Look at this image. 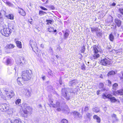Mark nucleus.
I'll use <instances>...</instances> for the list:
<instances>
[{
    "mask_svg": "<svg viewBox=\"0 0 123 123\" xmlns=\"http://www.w3.org/2000/svg\"><path fill=\"white\" fill-rule=\"evenodd\" d=\"M32 72L31 70L23 71L22 75V79L24 80H27L30 79Z\"/></svg>",
    "mask_w": 123,
    "mask_h": 123,
    "instance_id": "nucleus-1",
    "label": "nucleus"
},
{
    "mask_svg": "<svg viewBox=\"0 0 123 123\" xmlns=\"http://www.w3.org/2000/svg\"><path fill=\"white\" fill-rule=\"evenodd\" d=\"M12 31L8 27H4L3 29H2L0 31L1 34L4 36L8 37L11 34Z\"/></svg>",
    "mask_w": 123,
    "mask_h": 123,
    "instance_id": "nucleus-2",
    "label": "nucleus"
},
{
    "mask_svg": "<svg viewBox=\"0 0 123 123\" xmlns=\"http://www.w3.org/2000/svg\"><path fill=\"white\" fill-rule=\"evenodd\" d=\"M14 93L12 90L9 92H6L2 96V98L5 100L10 99L14 96Z\"/></svg>",
    "mask_w": 123,
    "mask_h": 123,
    "instance_id": "nucleus-3",
    "label": "nucleus"
},
{
    "mask_svg": "<svg viewBox=\"0 0 123 123\" xmlns=\"http://www.w3.org/2000/svg\"><path fill=\"white\" fill-rule=\"evenodd\" d=\"M16 63L19 66L23 65L25 63V60L23 57L18 58L16 60Z\"/></svg>",
    "mask_w": 123,
    "mask_h": 123,
    "instance_id": "nucleus-4",
    "label": "nucleus"
},
{
    "mask_svg": "<svg viewBox=\"0 0 123 123\" xmlns=\"http://www.w3.org/2000/svg\"><path fill=\"white\" fill-rule=\"evenodd\" d=\"M111 63V61L108 59L104 58L101 60L100 63L101 65L106 66L109 65Z\"/></svg>",
    "mask_w": 123,
    "mask_h": 123,
    "instance_id": "nucleus-5",
    "label": "nucleus"
},
{
    "mask_svg": "<svg viewBox=\"0 0 123 123\" xmlns=\"http://www.w3.org/2000/svg\"><path fill=\"white\" fill-rule=\"evenodd\" d=\"M9 109V105L6 104H0V110L2 111H7Z\"/></svg>",
    "mask_w": 123,
    "mask_h": 123,
    "instance_id": "nucleus-6",
    "label": "nucleus"
},
{
    "mask_svg": "<svg viewBox=\"0 0 123 123\" xmlns=\"http://www.w3.org/2000/svg\"><path fill=\"white\" fill-rule=\"evenodd\" d=\"M108 99H109L111 103H114L117 102L119 103H120V101L118 99H117L114 97L112 96V95L110 94L109 95Z\"/></svg>",
    "mask_w": 123,
    "mask_h": 123,
    "instance_id": "nucleus-7",
    "label": "nucleus"
},
{
    "mask_svg": "<svg viewBox=\"0 0 123 123\" xmlns=\"http://www.w3.org/2000/svg\"><path fill=\"white\" fill-rule=\"evenodd\" d=\"M67 89L64 88L62 89V95L67 100H68L69 98L67 97Z\"/></svg>",
    "mask_w": 123,
    "mask_h": 123,
    "instance_id": "nucleus-8",
    "label": "nucleus"
},
{
    "mask_svg": "<svg viewBox=\"0 0 123 123\" xmlns=\"http://www.w3.org/2000/svg\"><path fill=\"white\" fill-rule=\"evenodd\" d=\"M114 22L116 25L117 27H119L121 25V21L119 19L116 18L114 19Z\"/></svg>",
    "mask_w": 123,
    "mask_h": 123,
    "instance_id": "nucleus-9",
    "label": "nucleus"
},
{
    "mask_svg": "<svg viewBox=\"0 0 123 123\" xmlns=\"http://www.w3.org/2000/svg\"><path fill=\"white\" fill-rule=\"evenodd\" d=\"M6 65H11L13 63V61L11 58H8L6 61Z\"/></svg>",
    "mask_w": 123,
    "mask_h": 123,
    "instance_id": "nucleus-10",
    "label": "nucleus"
},
{
    "mask_svg": "<svg viewBox=\"0 0 123 123\" xmlns=\"http://www.w3.org/2000/svg\"><path fill=\"white\" fill-rule=\"evenodd\" d=\"M22 107L23 108V109H24L25 110L28 109L30 110H31V108L27 104L25 103H23L22 105Z\"/></svg>",
    "mask_w": 123,
    "mask_h": 123,
    "instance_id": "nucleus-11",
    "label": "nucleus"
},
{
    "mask_svg": "<svg viewBox=\"0 0 123 123\" xmlns=\"http://www.w3.org/2000/svg\"><path fill=\"white\" fill-rule=\"evenodd\" d=\"M30 44L32 49H33V48L36 47V43L34 41L32 40H31L30 41Z\"/></svg>",
    "mask_w": 123,
    "mask_h": 123,
    "instance_id": "nucleus-12",
    "label": "nucleus"
},
{
    "mask_svg": "<svg viewBox=\"0 0 123 123\" xmlns=\"http://www.w3.org/2000/svg\"><path fill=\"white\" fill-rule=\"evenodd\" d=\"M93 119L96 120L97 123H100L101 121V119L100 118L96 115H94L93 116Z\"/></svg>",
    "mask_w": 123,
    "mask_h": 123,
    "instance_id": "nucleus-13",
    "label": "nucleus"
},
{
    "mask_svg": "<svg viewBox=\"0 0 123 123\" xmlns=\"http://www.w3.org/2000/svg\"><path fill=\"white\" fill-rule=\"evenodd\" d=\"M49 101L50 102H51V103H51H53V102L52 100L51 99H49ZM51 104L52 106L54 107H58L60 106V103L58 102H56V104Z\"/></svg>",
    "mask_w": 123,
    "mask_h": 123,
    "instance_id": "nucleus-14",
    "label": "nucleus"
},
{
    "mask_svg": "<svg viewBox=\"0 0 123 123\" xmlns=\"http://www.w3.org/2000/svg\"><path fill=\"white\" fill-rule=\"evenodd\" d=\"M92 51L93 52H98L99 51L98 49V47L97 45H95L93 46Z\"/></svg>",
    "mask_w": 123,
    "mask_h": 123,
    "instance_id": "nucleus-15",
    "label": "nucleus"
},
{
    "mask_svg": "<svg viewBox=\"0 0 123 123\" xmlns=\"http://www.w3.org/2000/svg\"><path fill=\"white\" fill-rule=\"evenodd\" d=\"M98 52H93V54L92 55V57L93 59H96L98 58L99 57L100 55L98 53Z\"/></svg>",
    "mask_w": 123,
    "mask_h": 123,
    "instance_id": "nucleus-16",
    "label": "nucleus"
},
{
    "mask_svg": "<svg viewBox=\"0 0 123 123\" xmlns=\"http://www.w3.org/2000/svg\"><path fill=\"white\" fill-rule=\"evenodd\" d=\"M57 110L59 111H62L65 113H68V112H67V111L68 110V106H66V107L63 110L62 109L60 108H57Z\"/></svg>",
    "mask_w": 123,
    "mask_h": 123,
    "instance_id": "nucleus-17",
    "label": "nucleus"
},
{
    "mask_svg": "<svg viewBox=\"0 0 123 123\" xmlns=\"http://www.w3.org/2000/svg\"><path fill=\"white\" fill-rule=\"evenodd\" d=\"M18 12L22 15L25 16L26 15L25 11L22 9H20L18 10Z\"/></svg>",
    "mask_w": 123,
    "mask_h": 123,
    "instance_id": "nucleus-18",
    "label": "nucleus"
},
{
    "mask_svg": "<svg viewBox=\"0 0 123 123\" xmlns=\"http://www.w3.org/2000/svg\"><path fill=\"white\" fill-rule=\"evenodd\" d=\"M15 42L17 46L19 48H22V45L21 42L19 41L15 40Z\"/></svg>",
    "mask_w": 123,
    "mask_h": 123,
    "instance_id": "nucleus-19",
    "label": "nucleus"
},
{
    "mask_svg": "<svg viewBox=\"0 0 123 123\" xmlns=\"http://www.w3.org/2000/svg\"><path fill=\"white\" fill-rule=\"evenodd\" d=\"M9 120L10 121L11 123H21L20 119L18 118L14 120Z\"/></svg>",
    "mask_w": 123,
    "mask_h": 123,
    "instance_id": "nucleus-20",
    "label": "nucleus"
},
{
    "mask_svg": "<svg viewBox=\"0 0 123 123\" xmlns=\"http://www.w3.org/2000/svg\"><path fill=\"white\" fill-rule=\"evenodd\" d=\"M27 109H26L25 110L24 109H23V112L26 115L28 113V111H27ZM27 110H28V109H27ZM21 113V115L23 117H27V116L26 115H25L24 114H23V113L22 114Z\"/></svg>",
    "mask_w": 123,
    "mask_h": 123,
    "instance_id": "nucleus-21",
    "label": "nucleus"
},
{
    "mask_svg": "<svg viewBox=\"0 0 123 123\" xmlns=\"http://www.w3.org/2000/svg\"><path fill=\"white\" fill-rule=\"evenodd\" d=\"M99 89H102V90L105 91L106 89L104 88V84L102 83H100L99 84Z\"/></svg>",
    "mask_w": 123,
    "mask_h": 123,
    "instance_id": "nucleus-22",
    "label": "nucleus"
},
{
    "mask_svg": "<svg viewBox=\"0 0 123 123\" xmlns=\"http://www.w3.org/2000/svg\"><path fill=\"white\" fill-rule=\"evenodd\" d=\"M109 39L110 41L111 42H113L114 41V37L112 33L110 34L109 36Z\"/></svg>",
    "mask_w": 123,
    "mask_h": 123,
    "instance_id": "nucleus-23",
    "label": "nucleus"
},
{
    "mask_svg": "<svg viewBox=\"0 0 123 123\" xmlns=\"http://www.w3.org/2000/svg\"><path fill=\"white\" fill-rule=\"evenodd\" d=\"M22 79L21 78L18 77L17 79V82L18 84L20 85L21 86L22 85Z\"/></svg>",
    "mask_w": 123,
    "mask_h": 123,
    "instance_id": "nucleus-24",
    "label": "nucleus"
},
{
    "mask_svg": "<svg viewBox=\"0 0 123 123\" xmlns=\"http://www.w3.org/2000/svg\"><path fill=\"white\" fill-rule=\"evenodd\" d=\"M14 46V44H10L7 45L6 48V49H11L13 48Z\"/></svg>",
    "mask_w": 123,
    "mask_h": 123,
    "instance_id": "nucleus-25",
    "label": "nucleus"
},
{
    "mask_svg": "<svg viewBox=\"0 0 123 123\" xmlns=\"http://www.w3.org/2000/svg\"><path fill=\"white\" fill-rule=\"evenodd\" d=\"M115 74V71H110L107 74V76H110L113 75Z\"/></svg>",
    "mask_w": 123,
    "mask_h": 123,
    "instance_id": "nucleus-26",
    "label": "nucleus"
},
{
    "mask_svg": "<svg viewBox=\"0 0 123 123\" xmlns=\"http://www.w3.org/2000/svg\"><path fill=\"white\" fill-rule=\"evenodd\" d=\"M118 84H117L115 83L112 85V89L114 90H116L117 88Z\"/></svg>",
    "mask_w": 123,
    "mask_h": 123,
    "instance_id": "nucleus-27",
    "label": "nucleus"
},
{
    "mask_svg": "<svg viewBox=\"0 0 123 123\" xmlns=\"http://www.w3.org/2000/svg\"><path fill=\"white\" fill-rule=\"evenodd\" d=\"M6 17L8 18L11 20H13L14 19V16L12 14H9L6 15Z\"/></svg>",
    "mask_w": 123,
    "mask_h": 123,
    "instance_id": "nucleus-28",
    "label": "nucleus"
},
{
    "mask_svg": "<svg viewBox=\"0 0 123 123\" xmlns=\"http://www.w3.org/2000/svg\"><path fill=\"white\" fill-rule=\"evenodd\" d=\"M5 2L6 3L7 5L9 6L12 7L13 6L12 4L9 1L6 0Z\"/></svg>",
    "mask_w": 123,
    "mask_h": 123,
    "instance_id": "nucleus-29",
    "label": "nucleus"
},
{
    "mask_svg": "<svg viewBox=\"0 0 123 123\" xmlns=\"http://www.w3.org/2000/svg\"><path fill=\"white\" fill-rule=\"evenodd\" d=\"M110 94H108L107 95H106L105 94L103 93V94L102 95V98L104 99H105L106 98H108V97H109V95H110Z\"/></svg>",
    "mask_w": 123,
    "mask_h": 123,
    "instance_id": "nucleus-30",
    "label": "nucleus"
},
{
    "mask_svg": "<svg viewBox=\"0 0 123 123\" xmlns=\"http://www.w3.org/2000/svg\"><path fill=\"white\" fill-rule=\"evenodd\" d=\"M92 116V115L90 113H87L86 115V119H90L91 117Z\"/></svg>",
    "mask_w": 123,
    "mask_h": 123,
    "instance_id": "nucleus-31",
    "label": "nucleus"
},
{
    "mask_svg": "<svg viewBox=\"0 0 123 123\" xmlns=\"http://www.w3.org/2000/svg\"><path fill=\"white\" fill-rule=\"evenodd\" d=\"M118 95H123V90L120 89L117 90Z\"/></svg>",
    "mask_w": 123,
    "mask_h": 123,
    "instance_id": "nucleus-32",
    "label": "nucleus"
},
{
    "mask_svg": "<svg viewBox=\"0 0 123 123\" xmlns=\"http://www.w3.org/2000/svg\"><path fill=\"white\" fill-rule=\"evenodd\" d=\"M91 32L93 33L98 31V29L96 28H91Z\"/></svg>",
    "mask_w": 123,
    "mask_h": 123,
    "instance_id": "nucleus-33",
    "label": "nucleus"
},
{
    "mask_svg": "<svg viewBox=\"0 0 123 123\" xmlns=\"http://www.w3.org/2000/svg\"><path fill=\"white\" fill-rule=\"evenodd\" d=\"M77 83L76 81L75 80H73L70 81V84L71 86L75 85Z\"/></svg>",
    "mask_w": 123,
    "mask_h": 123,
    "instance_id": "nucleus-34",
    "label": "nucleus"
},
{
    "mask_svg": "<svg viewBox=\"0 0 123 123\" xmlns=\"http://www.w3.org/2000/svg\"><path fill=\"white\" fill-rule=\"evenodd\" d=\"M31 92L29 90H27L26 93V95L28 97H29L31 95Z\"/></svg>",
    "mask_w": 123,
    "mask_h": 123,
    "instance_id": "nucleus-35",
    "label": "nucleus"
},
{
    "mask_svg": "<svg viewBox=\"0 0 123 123\" xmlns=\"http://www.w3.org/2000/svg\"><path fill=\"white\" fill-rule=\"evenodd\" d=\"M85 46L83 45L81 48V49L80 51L81 53H83L85 52Z\"/></svg>",
    "mask_w": 123,
    "mask_h": 123,
    "instance_id": "nucleus-36",
    "label": "nucleus"
},
{
    "mask_svg": "<svg viewBox=\"0 0 123 123\" xmlns=\"http://www.w3.org/2000/svg\"><path fill=\"white\" fill-rule=\"evenodd\" d=\"M21 99H18L16 101L15 103L16 105H18L21 103Z\"/></svg>",
    "mask_w": 123,
    "mask_h": 123,
    "instance_id": "nucleus-37",
    "label": "nucleus"
},
{
    "mask_svg": "<svg viewBox=\"0 0 123 123\" xmlns=\"http://www.w3.org/2000/svg\"><path fill=\"white\" fill-rule=\"evenodd\" d=\"M94 111L96 113H98L100 111V110L99 108L97 107H95L94 108Z\"/></svg>",
    "mask_w": 123,
    "mask_h": 123,
    "instance_id": "nucleus-38",
    "label": "nucleus"
},
{
    "mask_svg": "<svg viewBox=\"0 0 123 123\" xmlns=\"http://www.w3.org/2000/svg\"><path fill=\"white\" fill-rule=\"evenodd\" d=\"M118 12L121 14L123 15V8H119L118 10Z\"/></svg>",
    "mask_w": 123,
    "mask_h": 123,
    "instance_id": "nucleus-39",
    "label": "nucleus"
},
{
    "mask_svg": "<svg viewBox=\"0 0 123 123\" xmlns=\"http://www.w3.org/2000/svg\"><path fill=\"white\" fill-rule=\"evenodd\" d=\"M54 29L53 27H50L48 29V31L50 32L53 31Z\"/></svg>",
    "mask_w": 123,
    "mask_h": 123,
    "instance_id": "nucleus-40",
    "label": "nucleus"
},
{
    "mask_svg": "<svg viewBox=\"0 0 123 123\" xmlns=\"http://www.w3.org/2000/svg\"><path fill=\"white\" fill-rule=\"evenodd\" d=\"M73 114L74 115H77L79 117L80 115V113L78 112L74 111L73 112Z\"/></svg>",
    "mask_w": 123,
    "mask_h": 123,
    "instance_id": "nucleus-41",
    "label": "nucleus"
},
{
    "mask_svg": "<svg viewBox=\"0 0 123 123\" xmlns=\"http://www.w3.org/2000/svg\"><path fill=\"white\" fill-rule=\"evenodd\" d=\"M45 13L46 14V13L42 11H39V14L40 15H44Z\"/></svg>",
    "mask_w": 123,
    "mask_h": 123,
    "instance_id": "nucleus-42",
    "label": "nucleus"
},
{
    "mask_svg": "<svg viewBox=\"0 0 123 123\" xmlns=\"http://www.w3.org/2000/svg\"><path fill=\"white\" fill-rule=\"evenodd\" d=\"M117 91H114L113 92V95L115 96L118 95V93L117 92Z\"/></svg>",
    "mask_w": 123,
    "mask_h": 123,
    "instance_id": "nucleus-43",
    "label": "nucleus"
},
{
    "mask_svg": "<svg viewBox=\"0 0 123 123\" xmlns=\"http://www.w3.org/2000/svg\"><path fill=\"white\" fill-rule=\"evenodd\" d=\"M46 22H47V24L49 25V24H52V21L50 20H47Z\"/></svg>",
    "mask_w": 123,
    "mask_h": 123,
    "instance_id": "nucleus-44",
    "label": "nucleus"
},
{
    "mask_svg": "<svg viewBox=\"0 0 123 123\" xmlns=\"http://www.w3.org/2000/svg\"><path fill=\"white\" fill-rule=\"evenodd\" d=\"M61 123H68V122L66 119H63Z\"/></svg>",
    "mask_w": 123,
    "mask_h": 123,
    "instance_id": "nucleus-45",
    "label": "nucleus"
},
{
    "mask_svg": "<svg viewBox=\"0 0 123 123\" xmlns=\"http://www.w3.org/2000/svg\"><path fill=\"white\" fill-rule=\"evenodd\" d=\"M68 32H66L64 34V37L65 38H67L68 36Z\"/></svg>",
    "mask_w": 123,
    "mask_h": 123,
    "instance_id": "nucleus-46",
    "label": "nucleus"
},
{
    "mask_svg": "<svg viewBox=\"0 0 123 123\" xmlns=\"http://www.w3.org/2000/svg\"><path fill=\"white\" fill-rule=\"evenodd\" d=\"M89 110V107L88 106H86L85 107L84 109V111L86 112Z\"/></svg>",
    "mask_w": 123,
    "mask_h": 123,
    "instance_id": "nucleus-47",
    "label": "nucleus"
},
{
    "mask_svg": "<svg viewBox=\"0 0 123 123\" xmlns=\"http://www.w3.org/2000/svg\"><path fill=\"white\" fill-rule=\"evenodd\" d=\"M40 8L42 10H47V9L44 7L42 6L40 7Z\"/></svg>",
    "mask_w": 123,
    "mask_h": 123,
    "instance_id": "nucleus-48",
    "label": "nucleus"
},
{
    "mask_svg": "<svg viewBox=\"0 0 123 123\" xmlns=\"http://www.w3.org/2000/svg\"><path fill=\"white\" fill-rule=\"evenodd\" d=\"M86 67L85 66V65L84 64L82 66H81V69L82 70H85L86 69L85 68Z\"/></svg>",
    "mask_w": 123,
    "mask_h": 123,
    "instance_id": "nucleus-49",
    "label": "nucleus"
},
{
    "mask_svg": "<svg viewBox=\"0 0 123 123\" xmlns=\"http://www.w3.org/2000/svg\"><path fill=\"white\" fill-rule=\"evenodd\" d=\"M112 117H114L115 118H116L117 120L118 121V119L117 117V115L116 114H113L112 116Z\"/></svg>",
    "mask_w": 123,
    "mask_h": 123,
    "instance_id": "nucleus-50",
    "label": "nucleus"
},
{
    "mask_svg": "<svg viewBox=\"0 0 123 123\" xmlns=\"http://www.w3.org/2000/svg\"><path fill=\"white\" fill-rule=\"evenodd\" d=\"M3 20V18L1 16V13L0 12V22H2Z\"/></svg>",
    "mask_w": 123,
    "mask_h": 123,
    "instance_id": "nucleus-51",
    "label": "nucleus"
},
{
    "mask_svg": "<svg viewBox=\"0 0 123 123\" xmlns=\"http://www.w3.org/2000/svg\"><path fill=\"white\" fill-rule=\"evenodd\" d=\"M57 51L58 52L60 51L61 50V49L60 47H58L56 49Z\"/></svg>",
    "mask_w": 123,
    "mask_h": 123,
    "instance_id": "nucleus-52",
    "label": "nucleus"
},
{
    "mask_svg": "<svg viewBox=\"0 0 123 123\" xmlns=\"http://www.w3.org/2000/svg\"><path fill=\"white\" fill-rule=\"evenodd\" d=\"M107 81L108 82V84L110 85H111L112 83L111 81L109 80H108Z\"/></svg>",
    "mask_w": 123,
    "mask_h": 123,
    "instance_id": "nucleus-53",
    "label": "nucleus"
},
{
    "mask_svg": "<svg viewBox=\"0 0 123 123\" xmlns=\"http://www.w3.org/2000/svg\"><path fill=\"white\" fill-rule=\"evenodd\" d=\"M117 16L119 18H120L122 17V15L121 14H118Z\"/></svg>",
    "mask_w": 123,
    "mask_h": 123,
    "instance_id": "nucleus-54",
    "label": "nucleus"
},
{
    "mask_svg": "<svg viewBox=\"0 0 123 123\" xmlns=\"http://www.w3.org/2000/svg\"><path fill=\"white\" fill-rule=\"evenodd\" d=\"M100 92V90H97V95H99Z\"/></svg>",
    "mask_w": 123,
    "mask_h": 123,
    "instance_id": "nucleus-55",
    "label": "nucleus"
},
{
    "mask_svg": "<svg viewBox=\"0 0 123 123\" xmlns=\"http://www.w3.org/2000/svg\"><path fill=\"white\" fill-rule=\"evenodd\" d=\"M50 7L52 9H55V7L54 6L52 5L50 6Z\"/></svg>",
    "mask_w": 123,
    "mask_h": 123,
    "instance_id": "nucleus-56",
    "label": "nucleus"
},
{
    "mask_svg": "<svg viewBox=\"0 0 123 123\" xmlns=\"http://www.w3.org/2000/svg\"><path fill=\"white\" fill-rule=\"evenodd\" d=\"M116 5V3L115 2H113L112 4L111 5L113 6H115Z\"/></svg>",
    "mask_w": 123,
    "mask_h": 123,
    "instance_id": "nucleus-57",
    "label": "nucleus"
},
{
    "mask_svg": "<svg viewBox=\"0 0 123 123\" xmlns=\"http://www.w3.org/2000/svg\"><path fill=\"white\" fill-rule=\"evenodd\" d=\"M18 75V74L16 72L15 74V76L16 77H17V75Z\"/></svg>",
    "mask_w": 123,
    "mask_h": 123,
    "instance_id": "nucleus-58",
    "label": "nucleus"
},
{
    "mask_svg": "<svg viewBox=\"0 0 123 123\" xmlns=\"http://www.w3.org/2000/svg\"><path fill=\"white\" fill-rule=\"evenodd\" d=\"M42 78L43 79V80H44L45 79V76H42Z\"/></svg>",
    "mask_w": 123,
    "mask_h": 123,
    "instance_id": "nucleus-59",
    "label": "nucleus"
},
{
    "mask_svg": "<svg viewBox=\"0 0 123 123\" xmlns=\"http://www.w3.org/2000/svg\"><path fill=\"white\" fill-rule=\"evenodd\" d=\"M38 106L39 107H41L42 106H41V105H38Z\"/></svg>",
    "mask_w": 123,
    "mask_h": 123,
    "instance_id": "nucleus-60",
    "label": "nucleus"
},
{
    "mask_svg": "<svg viewBox=\"0 0 123 123\" xmlns=\"http://www.w3.org/2000/svg\"><path fill=\"white\" fill-rule=\"evenodd\" d=\"M29 22H30V23L31 24H32V21H29Z\"/></svg>",
    "mask_w": 123,
    "mask_h": 123,
    "instance_id": "nucleus-61",
    "label": "nucleus"
},
{
    "mask_svg": "<svg viewBox=\"0 0 123 123\" xmlns=\"http://www.w3.org/2000/svg\"><path fill=\"white\" fill-rule=\"evenodd\" d=\"M41 46L42 47V48H43V45L42 44H41Z\"/></svg>",
    "mask_w": 123,
    "mask_h": 123,
    "instance_id": "nucleus-62",
    "label": "nucleus"
},
{
    "mask_svg": "<svg viewBox=\"0 0 123 123\" xmlns=\"http://www.w3.org/2000/svg\"><path fill=\"white\" fill-rule=\"evenodd\" d=\"M50 51H52V49L51 48H50Z\"/></svg>",
    "mask_w": 123,
    "mask_h": 123,
    "instance_id": "nucleus-63",
    "label": "nucleus"
},
{
    "mask_svg": "<svg viewBox=\"0 0 123 123\" xmlns=\"http://www.w3.org/2000/svg\"><path fill=\"white\" fill-rule=\"evenodd\" d=\"M98 33L99 34L101 35H102V33H100V32H99Z\"/></svg>",
    "mask_w": 123,
    "mask_h": 123,
    "instance_id": "nucleus-64",
    "label": "nucleus"
}]
</instances>
